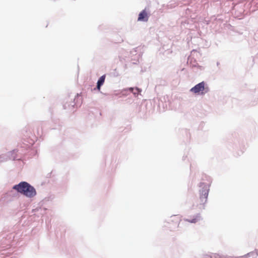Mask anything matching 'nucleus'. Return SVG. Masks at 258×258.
<instances>
[{
    "label": "nucleus",
    "instance_id": "f257e3e1",
    "mask_svg": "<svg viewBox=\"0 0 258 258\" xmlns=\"http://www.w3.org/2000/svg\"><path fill=\"white\" fill-rule=\"evenodd\" d=\"M13 189L27 197L32 198L36 194L35 188L26 182H21L13 186Z\"/></svg>",
    "mask_w": 258,
    "mask_h": 258
},
{
    "label": "nucleus",
    "instance_id": "f03ea898",
    "mask_svg": "<svg viewBox=\"0 0 258 258\" xmlns=\"http://www.w3.org/2000/svg\"><path fill=\"white\" fill-rule=\"evenodd\" d=\"M200 187H202V189L200 190V198L197 199V202L198 205H203L207 201L209 185L207 184L201 183Z\"/></svg>",
    "mask_w": 258,
    "mask_h": 258
},
{
    "label": "nucleus",
    "instance_id": "7ed1b4c3",
    "mask_svg": "<svg viewBox=\"0 0 258 258\" xmlns=\"http://www.w3.org/2000/svg\"><path fill=\"white\" fill-rule=\"evenodd\" d=\"M190 91L195 94H201V95H203L208 92V88L205 87V83L202 82L192 87L190 90Z\"/></svg>",
    "mask_w": 258,
    "mask_h": 258
},
{
    "label": "nucleus",
    "instance_id": "20e7f679",
    "mask_svg": "<svg viewBox=\"0 0 258 258\" xmlns=\"http://www.w3.org/2000/svg\"><path fill=\"white\" fill-rule=\"evenodd\" d=\"M149 16L147 12L145 10L142 11L139 15L138 20L139 21H145L147 22L148 20Z\"/></svg>",
    "mask_w": 258,
    "mask_h": 258
},
{
    "label": "nucleus",
    "instance_id": "39448f33",
    "mask_svg": "<svg viewBox=\"0 0 258 258\" xmlns=\"http://www.w3.org/2000/svg\"><path fill=\"white\" fill-rule=\"evenodd\" d=\"M201 219V217L200 214H197L196 215L192 217L184 219V221L191 223H196L199 222Z\"/></svg>",
    "mask_w": 258,
    "mask_h": 258
},
{
    "label": "nucleus",
    "instance_id": "423d86ee",
    "mask_svg": "<svg viewBox=\"0 0 258 258\" xmlns=\"http://www.w3.org/2000/svg\"><path fill=\"white\" fill-rule=\"evenodd\" d=\"M105 79V75L102 76L97 82V88L98 90H100L101 86L104 84Z\"/></svg>",
    "mask_w": 258,
    "mask_h": 258
},
{
    "label": "nucleus",
    "instance_id": "0eeeda50",
    "mask_svg": "<svg viewBox=\"0 0 258 258\" xmlns=\"http://www.w3.org/2000/svg\"><path fill=\"white\" fill-rule=\"evenodd\" d=\"M257 256V254L255 253V252H250V253H249L247 254V255H246V257H254V256Z\"/></svg>",
    "mask_w": 258,
    "mask_h": 258
},
{
    "label": "nucleus",
    "instance_id": "6e6552de",
    "mask_svg": "<svg viewBox=\"0 0 258 258\" xmlns=\"http://www.w3.org/2000/svg\"><path fill=\"white\" fill-rule=\"evenodd\" d=\"M136 91L134 92V94H138L140 92H141V90L138 88H136Z\"/></svg>",
    "mask_w": 258,
    "mask_h": 258
},
{
    "label": "nucleus",
    "instance_id": "1a4fd4ad",
    "mask_svg": "<svg viewBox=\"0 0 258 258\" xmlns=\"http://www.w3.org/2000/svg\"><path fill=\"white\" fill-rule=\"evenodd\" d=\"M130 90L132 92H133V90H134V88H130Z\"/></svg>",
    "mask_w": 258,
    "mask_h": 258
}]
</instances>
